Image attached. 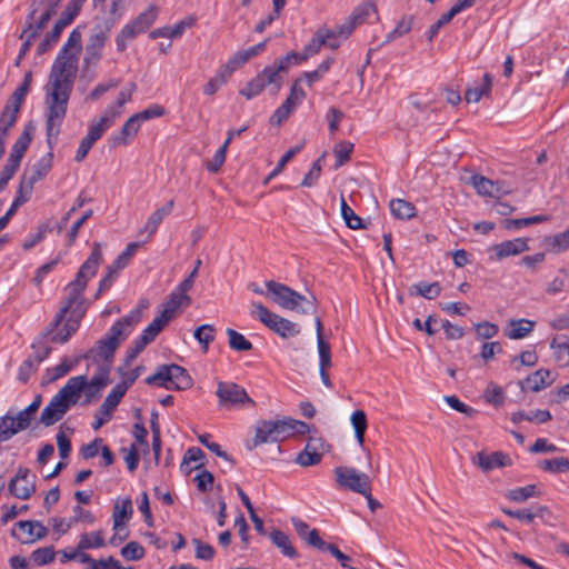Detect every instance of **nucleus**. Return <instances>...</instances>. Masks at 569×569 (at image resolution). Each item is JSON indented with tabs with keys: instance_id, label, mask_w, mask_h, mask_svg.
Here are the masks:
<instances>
[{
	"instance_id": "f257e3e1",
	"label": "nucleus",
	"mask_w": 569,
	"mask_h": 569,
	"mask_svg": "<svg viewBox=\"0 0 569 569\" xmlns=\"http://www.w3.org/2000/svg\"><path fill=\"white\" fill-rule=\"evenodd\" d=\"M81 46L68 37L59 51L49 73L47 83V142L52 147V138L60 132L61 123L67 114L69 98L78 72V54Z\"/></svg>"
},
{
	"instance_id": "37998d69",
	"label": "nucleus",
	"mask_w": 569,
	"mask_h": 569,
	"mask_svg": "<svg viewBox=\"0 0 569 569\" xmlns=\"http://www.w3.org/2000/svg\"><path fill=\"white\" fill-rule=\"evenodd\" d=\"M391 213L399 219H410L416 216L415 206L402 199H395L390 201Z\"/></svg>"
},
{
	"instance_id": "6e6d98bb",
	"label": "nucleus",
	"mask_w": 569,
	"mask_h": 569,
	"mask_svg": "<svg viewBox=\"0 0 569 569\" xmlns=\"http://www.w3.org/2000/svg\"><path fill=\"white\" fill-rule=\"evenodd\" d=\"M413 16L402 17L401 20L398 22L397 27L390 33L387 34L383 43H388L410 32L413 27Z\"/></svg>"
},
{
	"instance_id": "6e6552de",
	"label": "nucleus",
	"mask_w": 569,
	"mask_h": 569,
	"mask_svg": "<svg viewBox=\"0 0 569 569\" xmlns=\"http://www.w3.org/2000/svg\"><path fill=\"white\" fill-rule=\"evenodd\" d=\"M251 315H257L258 319L271 331L280 336L281 338L288 339L300 335V326L292 322L264 307L260 302L253 301L251 303Z\"/></svg>"
},
{
	"instance_id": "09e8293b",
	"label": "nucleus",
	"mask_w": 569,
	"mask_h": 569,
	"mask_svg": "<svg viewBox=\"0 0 569 569\" xmlns=\"http://www.w3.org/2000/svg\"><path fill=\"white\" fill-rule=\"evenodd\" d=\"M377 12V7H376V3L373 1H367V2H363L361 4H359L355 10L353 12L351 13V16L349 17V19L356 24H361L363 23L371 13H376Z\"/></svg>"
},
{
	"instance_id": "412c9836",
	"label": "nucleus",
	"mask_w": 569,
	"mask_h": 569,
	"mask_svg": "<svg viewBox=\"0 0 569 569\" xmlns=\"http://www.w3.org/2000/svg\"><path fill=\"white\" fill-rule=\"evenodd\" d=\"M34 130H36V128L32 124V122H29L28 124H26L22 133L20 134V137L17 139V141L12 146L11 153L9 156L7 163L19 168L20 162H21V160L32 140Z\"/></svg>"
},
{
	"instance_id": "dca6fc26",
	"label": "nucleus",
	"mask_w": 569,
	"mask_h": 569,
	"mask_svg": "<svg viewBox=\"0 0 569 569\" xmlns=\"http://www.w3.org/2000/svg\"><path fill=\"white\" fill-rule=\"evenodd\" d=\"M109 373L110 367L108 365H99L97 373L90 381L86 375L76 377L83 379L84 403H90L100 397L101 390L109 383Z\"/></svg>"
},
{
	"instance_id": "680f3d73",
	"label": "nucleus",
	"mask_w": 569,
	"mask_h": 569,
	"mask_svg": "<svg viewBox=\"0 0 569 569\" xmlns=\"http://www.w3.org/2000/svg\"><path fill=\"white\" fill-rule=\"evenodd\" d=\"M56 551L53 546H47L42 548L36 549L31 553V559L38 565V566H44L54 560Z\"/></svg>"
},
{
	"instance_id": "bb28decb",
	"label": "nucleus",
	"mask_w": 569,
	"mask_h": 569,
	"mask_svg": "<svg viewBox=\"0 0 569 569\" xmlns=\"http://www.w3.org/2000/svg\"><path fill=\"white\" fill-rule=\"evenodd\" d=\"M491 250L496 252V259L501 260L503 258L516 256L521 252L529 250L527 239L517 238L513 240L503 241L501 243L491 247Z\"/></svg>"
},
{
	"instance_id": "a878e982",
	"label": "nucleus",
	"mask_w": 569,
	"mask_h": 569,
	"mask_svg": "<svg viewBox=\"0 0 569 569\" xmlns=\"http://www.w3.org/2000/svg\"><path fill=\"white\" fill-rule=\"evenodd\" d=\"M551 371L548 369H539L536 372L528 376L523 381L520 382V387L522 391H533L538 392L548 386H550L553 381L551 377Z\"/></svg>"
},
{
	"instance_id": "4c0bfd02",
	"label": "nucleus",
	"mask_w": 569,
	"mask_h": 569,
	"mask_svg": "<svg viewBox=\"0 0 569 569\" xmlns=\"http://www.w3.org/2000/svg\"><path fill=\"white\" fill-rule=\"evenodd\" d=\"M316 441L318 440L313 438L309 439L305 450L297 456V463L302 467H309L318 465L321 461V453L317 451V447L313 445Z\"/></svg>"
},
{
	"instance_id": "a19ab883",
	"label": "nucleus",
	"mask_w": 569,
	"mask_h": 569,
	"mask_svg": "<svg viewBox=\"0 0 569 569\" xmlns=\"http://www.w3.org/2000/svg\"><path fill=\"white\" fill-rule=\"evenodd\" d=\"M32 81V73L29 71L26 73L22 83L14 90L12 96L7 101V104H11V107L17 108L18 110L21 109V106L26 99V96L28 94L30 90Z\"/></svg>"
},
{
	"instance_id": "393cba45",
	"label": "nucleus",
	"mask_w": 569,
	"mask_h": 569,
	"mask_svg": "<svg viewBox=\"0 0 569 569\" xmlns=\"http://www.w3.org/2000/svg\"><path fill=\"white\" fill-rule=\"evenodd\" d=\"M117 119L118 111L113 109H106L99 120L90 123L89 131L86 137L96 143Z\"/></svg>"
},
{
	"instance_id": "0eeeda50",
	"label": "nucleus",
	"mask_w": 569,
	"mask_h": 569,
	"mask_svg": "<svg viewBox=\"0 0 569 569\" xmlns=\"http://www.w3.org/2000/svg\"><path fill=\"white\" fill-rule=\"evenodd\" d=\"M282 73H284L283 67L277 66L273 62V64L267 66L260 73L250 80L247 86L240 90V93L247 99H252L262 92L263 89L270 88L271 93L277 94L282 87Z\"/></svg>"
},
{
	"instance_id": "9d476101",
	"label": "nucleus",
	"mask_w": 569,
	"mask_h": 569,
	"mask_svg": "<svg viewBox=\"0 0 569 569\" xmlns=\"http://www.w3.org/2000/svg\"><path fill=\"white\" fill-rule=\"evenodd\" d=\"M58 134L52 138V146H54ZM48 146H50L48 143ZM50 150L53 147H49ZM52 159L53 153L49 151L46 156H43L37 163H34L30 169H27L20 181V192H31L33 186L37 181L41 180L43 177L48 174V172L52 168Z\"/></svg>"
},
{
	"instance_id": "423d86ee",
	"label": "nucleus",
	"mask_w": 569,
	"mask_h": 569,
	"mask_svg": "<svg viewBox=\"0 0 569 569\" xmlns=\"http://www.w3.org/2000/svg\"><path fill=\"white\" fill-rule=\"evenodd\" d=\"M147 385H158L167 390H188L192 387V378L188 371L176 363L161 365L152 376L146 379Z\"/></svg>"
},
{
	"instance_id": "ddd939ff",
	"label": "nucleus",
	"mask_w": 569,
	"mask_h": 569,
	"mask_svg": "<svg viewBox=\"0 0 569 569\" xmlns=\"http://www.w3.org/2000/svg\"><path fill=\"white\" fill-rule=\"evenodd\" d=\"M139 242H130L126 250L118 256V258L107 268V274L101 279L99 284V290L96 295V298L99 295L111 287L112 282L118 276V272L128 266L130 259L134 256L136 251L139 249Z\"/></svg>"
},
{
	"instance_id": "e2e57ef3",
	"label": "nucleus",
	"mask_w": 569,
	"mask_h": 569,
	"mask_svg": "<svg viewBox=\"0 0 569 569\" xmlns=\"http://www.w3.org/2000/svg\"><path fill=\"white\" fill-rule=\"evenodd\" d=\"M151 341L143 335L138 337L133 343L132 347H130L127 351L126 356V366H130V363L144 350V348L150 343Z\"/></svg>"
},
{
	"instance_id": "e433bc0d",
	"label": "nucleus",
	"mask_w": 569,
	"mask_h": 569,
	"mask_svg": "<svg viewBox=\"0 0 569 569\" xmlns=\"http://www.w3.org/2000/svg\"><path fill=\"white\" fill-rule=\"evenodd\" d=\"M19 111L17 108L11 107V104L6 103L0 114V139L7 140L9 130L17 122Z\"/></svg>"
},
{
	"instance_id": "864d4df0",
	"label": "nucleus",
	"mask_w": 569,
	"mask_h": 569,
	"mask_svg": "<svg viewBox=\"0 0 569 569\" xmlns=\"http://www.w3.org/2000/svg\"><path fill=\"white\" fill-rule=\"evenodd\" d=\"M104 546L102 531L92 533H82L78 542L79 550L83 551L92 548H100Z\"/></svg>"
},
{
	"instance_id": "9b49d317",
	"label": "nucleus",
	"mask_w": 569,
	"mask_h": 569,
	"mask_svg": "<svg viewBox=\"0 0 569 569\" xmlns=\"http://www.w3.org/2000/svg\"><path fill=\"white\" fill-rule=\"evenodd\" d=\"M216 395L219 399V405L222 407H236L249 403L256 406V402L248 396L244 388L234 382H219Z\"/></svg>"
},
{
	"instance_id": "ea45409f",
	"label": "nucleus",
	"mask_w": 569,
	"mask_h": 569,
	"mask_svg": "<svg viewBox=\"0 0 569 569\" xmlns=\"http://www.w3.org/2000/svg\"><path fill=\"white\" fill-rule=\"evenodd\" d=\"M271 541L281 550V552L289 558H297L298 552L291 545L289 536L281 530H273L270 532Z\"/></svg>"
},
{
	"instance_id": "58836bf2",
	"label": "nucleus",
	"mask_w": 569,
	"mask_h": 569,
	"mask_svg": "<svg viewBox=\"0 0 569 569\" xmlns=\"http://www.w3.org/2000/svg\"><path fill=\"white\" fill-rule=\"evenodd\" d=\"M539 496H540V491L538 490L536 485H528L526 487L511 489L505 493V497L508 500H510L512 502H517V503H522V502L527 501L529 498L539 497Z\"/></svg>"
},
{
	"instance_id": "13d9d810",
	"label": "nucleus",
	"mask_w": 569,
	"mask_h": 569,
	"mask_svg": "<svg viewBox=\"0 0 569 569\" xmlns=\"http://www.w3.org/2000/svg\"><path fill=\"white\" fill-rule=\"evenodd\" d=\"M548 220L547 216H533L529 218H521V219H506L503 220V227L508 230L510 229H520L530 224L545 222Z\"/></svg>"
},
{
	"instance_id": "69168bd1",
	"label": "nucleus",
	"mask_w": 569,
	"mask_h": 569,
	"mask_svg": "<svg viewBox=\"0 0 569 569\" xmlns=\"http://www.w3.org/2000/svg\"><path fill=\"white\" fill-rule=\"evenodd\" d=\"M121 556L129 561H137L144 557V548L136 541H130L121 549Z\"/></svg>"
},
{
	"instance_id": "f03ea898",
	"label": "nucleus",
	"mask_w": 569,
	"mask_h": 569,
	"mask_svg": "<svg viewBox=\"0 0 569 569\" xmlns=\"http://www.w3.org/2000/svg\"><path fill=\"white\" fill-rule=\"evenodd\" d=\"M102 261L101 243L94 242L90 256L80 267L76 279L66 287L67 297L46 332V336H50L52 342L64 343L78 330L87 311V303L82 293L89 279L97 273Z\"/></svg>"
},
{
	"instance_id": "a18cd8bd",
	"label": "nucleus",
	"mask_w": 569,
	"mask_h": 569,
	"mask_svg": "<svg viewBox=\"0 0 569 569\" xmlns=\"http://www.w3.org/2000/svg\"><path fill=\"white\" fill-rule=\"evenodd\" d=\"M84 2L86 0H71L57 22L67 28L78 17Z\"/></svg>"
},
{
	"instance_id": "f704fd0d",
	"label": "nucleus",
	"mask_w": 569,
	"mask_h": 569,
	"mask_svg": "<svg viewBox=\"0 0 569 569\" xmlns=\"http://www.w3.org/2000/svg\"><path fill=\"white\" fill-rule=\"evenodd\" d=\"M132 501L130 498H126L121 500L120 502L117 501L113 507L112 512V519L114 527H121L122 525L126 526V522L130 520L132 517Z\"/></svg>"
},
{
	"instance_id": "1a4fd4ad",
	"label": "nucleus",
	"mask_w": 569,
	"mask_h": 569,
	"mask_svg": "<svg viewBox=\"0 0 569 569\" xmlns=\"http://www.w3.org/2000/svg\"><path fill=\"white\" fill-rule=\"evenodd\" d=\"M336 480L338 485L350 491L368 495L371 488V479L367 473L360 472L351 467H337L335 469Z\"/></svg>"
},
{
	"instance_id": "0e129e2a",
	"label": "nucleus",
	"mask_w": 569,
	"mask_h": 569,
	"mask_svg": "<svg viewBox=\"0 0 569 569\" xmlns=\"http://www.w3.org/2000/svg\"><path fill=\"white\" fill-rule=\"evenodd\" d=\"M543 470L558 473L569 472V459L565 457L545 460L541 463Z\"/></svg>"
},
{
	"instance_id": "f3484780",
	"label": "nucleus",
	"mask_w": 569,
	"mask_h": 569,
	"mask_svg": "<svg viewBox=\"0 0 569 569\" xmlns=\"http://www.w3.org/2000/svg\"><path fill=\"white\" fill-rule=\"evenodd\" d=\"M480 196L500 198L501 196L509 194L511 189L505 187L501 181H492L481 174H472L468 180Z\"/></svg>"
},
{
	"instance_id": "4d7b16f0",
	"label": "nucleus",
	"mask_w": 569,
	"mask_h": 569,
	"mask_svg": "<svg viewBox=\"0 0 569 569\" xmlns=\"http://www.w3.org/2000/svg\"><path fill=\"white\" fill-rule=\"evenodd\" d=\"M216 329L212 325H202L194 330V339L202 345L204 352L208 351L209 343L214 340Z\"/></svg>"
},
{
	"instance_id": "39448f33",
	"label": "nucleus",
	"mask_w": 569,
	"mask_h": 569,
	"mask_svg": "<svg viewBox=\"0 0 569 569\" xmlns=\"http://www.w3.org/2000/svg\"><path fill=\"white\" fill-rule=\"evenodd\" d=\"M266 287L271 299L280 307L300 313H316L317 299L315 296L308 299L288 286L273 280L267 281Z\"/></svg>"
},
{
	"instance_id": "5701e85b",
	"label": "nucleus",
	"mask_w": 569,
	"mask_h": 569,
	"mask_svg": "<svg viewBox=\"0 0 569 569\" xmlns=\"http://www.w3.org/2000/svg\"><path fill=\"white\" fill-rule=\"evenodd\" d=\"M141 122L136 114L131 116L121 130L109 139L110 148L129 144L130 140L137 136Z\"/></svg>"
},
{
	"instance_id": "bf43d9fd",
	"label": "nucleus",
	"mask_w": 569,
	"mask_h": 569,
	"mask_svg": "<svg viewBox=\"0 0 569 569\" xmlns=\"http://www.w3.org/2000/svg\"><path fill=\"white\" fill-rule=\"evenodd\" d=\"M341 214L350 229H362V219L347 204L345 198H341Z\"/></svg>"
},
{
	"instance_id": "a211bd4d",
	"label": "nucleus",
	"mask_w": 569,
	"mask_h": 569,
	"mask_svg": "<svg viewBox=\"0 0 569 569\" xmlns=\"http://www.w3.org/2000/svg\"><path fill=\"white\" fill-rule=\"evenodd\" d=\"M123 396L122 387H113L96 412L94 421L92 423V428L94 430H99L110 419L113 410L117 408Z\"/></svg>"
},
{
	"instance_id": "774afa93",
	"label": "nucleus",
	"mask_w": 569,
	"mask_h": 569,
	"mask_svg": "<svg viewBox=\"0 0 569 569\" xmlns=\"http://www.w3.org/2000/svg\"><path fill=\"white\" fill-rule=\"evenodd\" d=\"M550 347L556 350L555 357L558 361H561L563 358V353L568 355V361L566 365H569V341L565 336H559L552 339Z\"/></svg>"
},
{
	"instance_id": "c756f323",
	"label": "nucleus",
	"mask_w": 569,
	"mask_h": 569,
	"mask_svg": "<svg viewBox=\"0 0 569 569\" xmlns=\"http://www.w3.org/2000/svg\"><path fill=\"white\" fill-rule=\"evenodd\" d=\"M336 36L335 31L319 29L312 40L305 47L301 53L300 61L308 60L311 56L318 53L322 46H325L328 39H331Z\"/></svg>"
},
{
	"instance_id": "5fc2aeb1",
	"label": "nucleus",
	"mask_w": 569,
	"mask_h": 569,
	"mask_svg": "<svg viewBox=\"0 0 569 569\" xmlns=\"http://www.w3.org/2000/svg\"><path fill=\"white\" fill-rule=\"evenodd\" d=\"M533 326H535V322L526 320V319L512 320L511 321L512 329L508 333V337L513 340L522 339L532 331Z\"/></svg>"
},
{
	"instance_id": "49530a36",
	"label": "nucleus",
	"mask_w": 569,
	"mask_h": 569,
	"mask_svg": "<svg viewBox=\"0 0 569 569\" xmlns=\"http://www.w3.org/2000/svg\"><path fill=\"white\" fill-rule=\"evenodd\" d=\"M551 419V413L548 410H536L531 413H526L525 411L520 410L511 416V421L513 423H519L522 420L527 421H537L539 423H545Z\"/></svg>"
},
{
	"instance_id": "338daca9",
	"label": "nucleus",
	"mask_w": 569,
	"mask_h": 569,
	"mask_svg": "<svg viewBox=\"0 0 569 569\" xmlns=\"http://www.w3.org/2000/svg\"><path fill=\"white\" fill-rule=\"evenodd\" d=\"M483 398L488 403L493 405L495 407L502 406L505 401V395L502 388L495 383H489L487 389L485 390Z\"/></svg>"
},
{
	"instance_id": "c03bdc74",
	"label": "nucleus",
	"mask_w": 569,
	"mask_h": 569,
	"mask_svg": "<svg viewBox=\"0 0 569 569\" xmlns=\"http://www.w3.org/2000/svg\"><path fill=\"white\" fill-rule=\"evenodd\" d=\"M492 87V78L489 73L483 76L481 88H468L465 93L467 102H478L483 96H489Z\"/></svg>"
},
{
	"instance_id": "4be33fe9",
	"label": "nucleus",
	"mask_w": 569,
	"mask_h": 569,
	"mask_svg": "<svg viewBox=\"0 0 569 569\" xmlns=\"http://www.w3.org/2000/svg\"><path fill=\"white\" fill-rule=\"evenodd\" d=\"M26 536H19L14 531L12 536L18 538L22 543H32L44 538L48 529L39 521L21 520L16 525Z\"/></svg>"
},
{
	"instance_id": "c85d7f7f",
	"label": "nucleus",
	"mask_w": 569,
	"mask_h": 569,
	"mask_svg": "<svg viewBox=\"0 0 569 569\" xmlns=\"http://www.w3.org/2000/svg\"><path fill=\"white\" fill-rule=\"evenodd\" d=\"M159 9L156 4H150L146 11L140 13L131 23L126 24L134 36L147 31L156 21Z\"/></svg>"
},
{
	"instance_id": "052dcab7",
	"label": "nucleus",
	"mask_w": 569,
	"mask_h": 569,
	"mask_svg": "<svg viewBox=\"0 0 569 569\" xmlns=\"http://www.w3.org/2000/svg\"><path fill=\"white\" fill-rule=\"evenodd\" d=\"M170 322V320L160 313L153 321L143 330L142 335L146 336L151 342L162 331V329Z\"/></svg>"
},
{
	"instance_id": "79ce46f5",
	"label": "nucleus",
	"mask_w": 569,
	"mask_h": 569,
	"mask_svg": "<svg viewBox=\"0 0 569 569\" xmlns=\"http://www.w3.org/2000/svg\"><path fill=\"white\" fill-rule=\"evenodd\" d=\"M64 29L66 28L63 26H61L60 23H58L56 21L52 29L46 33L44 38L39 43V46L37 48V53L39 56H42L47 51H49L58 42V40Z\"/></svg>"
},
{
	"instance_id": "8fccbe9b",
	"label": "nucleus",
	"mask_w": 569,
	"mask_h": 569,
	"mask_svg": "<svg viewBox=\"0 0 569 569\" xmlns=\"http://www.w3.org/2000/svg\"><path fill=\"white\" fill-rule=\"evenodd\" d=\"M353 143L349 142V141H340L339 143H337L333 148V153H335V157H336V164H335V169H338L340 167H342L345 163H347L350 158H351V153L353 151Z\"/></svg>"
},
{
	"instance_id": "f8f14e48",
	"label": "nucleus",
	"mask_w": 569,
	"mask_h": 569,
	"mask_svg": "<svg viewBox=\"0 0 569 569\" xmlns=\"http://www.w3.org/2000/svg\"><path fill=\"white\" fill-rule=\"evenodd\" d=\"M33 416L27 410H20L16 417L6 415L0 419V441H7L14 435L29 428Z\"/></svg>"
},
{
	"instance_id": "2f4dec72",
	"label": "nucleus",
	"mask_w": 569,
	"mask_h": 569,
	"mask_svg": "<svg viewBox=\"0 0 569 569\" xmlns=\"http://www.w3.org/2000/svg\"><path fill=\"white\" fill-rule=\"evenodd\" d=\"M173 206V200H169L163 207L156 210L149 217L144 228L140 230V233L148 232V239H150L157 232L163 219L171 213Z\"/></svg>"
},
{
	"instance_id": "7c9ffc66",
	"label": "nucleus",
	"mask_w": 569,
	"mask_h": 569,
	"mask_svg": "<svg viewBox=\"0 0 569 569\" xmlns=\"http://www.w3.org/2000/svg\"><path fill=\"white\" fill-rule=\"evenodd\" d=\"M247 129H248V127H242V128H240L238 130H230L228 132V137H227L224 143L218 149V151L213 156L212 160H210V161H208L206 163V167H207L208 171H210L212 173H216V172H218L220 170V168L222 167V164L226 161L227 150H228V147H229V144L231 143V141L233 139V134L234 133L241 134Z\"/></svg>"
},
{
	"instance_id": "3c124183",
	"label": "nucleus",
	"mask_w": 569,
	"mask_h": 569,
	"mask_svg": "<svg viewBox=\"0 0 569 569\" xmlns=\"http://www.w3.org/2000/svg\"><path fill=\"white\" fill-rule=\"evenodd\" d=\"M547 511L548 508L543 506L538 507L536 512H531L529 509L511 510L502 508L505 515L527 522H532L536 517H542Z\"/></svg>"
},
{
	"instance_id": "2eb2a0df",
	"label": "nucleus",
	"mask_w": 569,
	"mask_h": 569,
	"mask_svg": "<svg viewBox=\"0 0 569 569\" xmlns=\"http://www.w3.org/2000/svg\"><path fill=\"white\" fill-rule=\"evenodd\" d=\"M109 38V29L96 27L92 34L89 37L86 46V54L83 58L84 67L97 64L102 57V49Z\"/></svg>"
},
{
	"instance_id": "aec40b11",
	"label": "nucleus",
	"mask_w": 569,
	"mask_h": 569,
	"mask_svg": "<svg viewBox=\"0 0 569 569\" xmlns=\"http://www.w3.org/2000/svg\"><path fill=\"white\" fill-rule=\"evenodd\" d=\"M34 14H37V7L36 2H32L30 12L26 19L24 28L20 34V39H23V43L19 51V59H23L26 57L33 40L43 31V29H38V26L34 23Z\"/></svg>"
},
{
	"instance_id": "7ed1b4c3",
	"label": "nucleus",
	"mask_w": 569,
	"mask_h": 569,
	"mask_svg": "<svg viewBox=\"0 0 569 569\" xmlns=\"http://www.w3.org/2000/svg\"><path fill=\"white\" fill-rule=\"evenodd\" d=\"M141 320V311L133 310L128 316L119 319L107 332L106 337L98 340L96 346L89 350L83 358L98 361L99 359L110 361L120 342L126 339L130 329Z\"/></svg>"
},
{
	"instance_id": "4468645a",
	"label": "nucleus",
	"mask_w": 569,
	"mask_h": 569,
	"mask_svg": "<svg viewBox=\"0 0 569 569\" xmlns=\"http://www.w3.org/2000/svg\"><path fill=\"white\" fill-rule=\"evenodd\" d=\"M36 475L26 467H19L9 482V491L17 498L26 500L36 491Z\"/></svg>"
},
{
	"instance_id": "b1692460",
	"label": "nucleus",
	"mask_w": 569,
	"mask_h": 569,
	"mask_svg": "<svg viewBox=\"0 0 569 569\" xmlns=\"http://www.w3.org/2000/svg\"><path fill=\"white\" fill-rule=\"evenodd\" d=\"M476 0H458L457 3L446 13H443L428 30L427 38L429 41L438 34L439 30L449 23L453 17L460 13L462 10L473 6Z\"/></svg>"
},
{
	"instance_id": "c9c22d12",
	"label": "nucleus",
	"mask_w": 569,
	"mask_h": 569,
	"mask_svg": "<svg viewBox=\"0 0 569 569\" xmlns=\"http://www.w3.org/2000/svg\"><path fill=\"white\" fill-rule=\"evenodd\" d=\"M442 288L439 282H418L409 288L410 296H421L428 300H433L440 296Z\"/></svg>"
},
{
	"instance_id": "cd10ccee",
	"label": "nucleus",
	"mask_w": 569,
	"mask_h": 569,
	"mask_svg": "<svg viewBox=\"0 0 569 569\" xmlns=\"http://www.w3.org/2000/svg\"><path fill=\"white\" fill-rule=\"evenodd\" d=\"M190 303V296L187 295V291L179 290L178 286L177 289L171 292L168 300L162 305V310L160 313L166 316L171 321L180 307H188Z\"/></svg>"
},
{
	"instance_id": "72a5a7b5",
	"label": "nucleus",
	"mask_w": 569,
	"mask_h": 569,
	"mask_svg": "<svg viewBox=\"0 0 569 569\" xmlns=\"http://www.w3.org/2000/svg\"><path fill=\"white\" fill-rule=\"evenodd\" d=\"M79 359L69 360L68 358L62 359V361L52 368H48L43 375L42 383H51L59 378L66 376L74 366H77Z\"/></svg>"
},
{
	"instance_id": "20e7f679",
	"label": "nucleus",
	"mask_w": 569,
	"mask_h": 569,
	"mask_svg": "<svg viewBox=\"0 0 569 569\" xmlns=\"http://www.w3.org/2000/svg\"><path fill=\"white\" fill-rule=\"evenodd\" d=\"M83 385L82 378H70L42 410L39 422L50 427L61 420L69 409L79 401Z\"/></svg>"
},
{
	"instance_id": "de8ad7c7",
	"label": "nucleus",
	"mask_w": 569,
	"mask_h": 569,
	"mask_svg": "<svg viewBox=\"0 0 569 569\" xmlns=\"http://www.w3.org/2000/svg\"><path fill=\"white\" fill-rule=\"evenodd\" d=\"M351 423L355 429L356 438L360 446L365 442V433L368 427L367 416L362 410H356L351 415Z\"/></svg>"
},
{
	"instance_id": "603ef678",
	"label": "nucleus",
	"mask_w": 569,
	"mask_h": 569,
	"mask_svg": "<svg viewBox=\"0 0 569 569\" xmlns=\"http://www.w3.org/2000/svg\"><path fill=\"white\" fill-rule=\"evenodd\" d=\"M226 332L229 337V347L232 350L249 351L252 349V343L240 332L231 328H228Z\"/></svg>"
},
{
	"instance_id": "473e14b6",
	"label": "nucleus",
	"mask_w": 569,
	"mask_h": 569,
	"mask_svg": "<svg viewBox=\"0 0 569 569\" xmlns=\"http://www.w3.org/2000/svg\"><path fill=\"white\" fill-rule=\"evenodd\" d=\"M273 420L259 421L256 427V435L253 438V445L259 446L267 442H279L276 439V428Z\"/></svg>"
},
{
	"instance_id": "6ab92c4d",
	"label": "nucleus",
	"mask_w": 569,
	"mask_h": 569,
	"mask_svg": "<svg viewBox=\"0 0 569 569\" xmlns=\"http://www.w3.org/2000/svg\"><path fill=\"white\" fill-rule=\"evenodd\" d=\"M471 461L475 466L479 467L485 472H488L495 468L507 467L511 465L510 457L501 451H496L492 453L480 451L471 458Z\"/></svg>"
}]
</instances>
